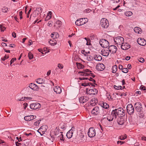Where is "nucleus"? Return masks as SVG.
I'll return each instance as SVG.
<instances>
[{
	"label": "nucleus",
	"instance_id": "nucleus-1",
	"mask_svg": "<svg viewBox=\"0 0 146 146\" xmlns=\"http://www.w3.org/2000/svg\"><path fill=\"white\" fill-rule=\"evenodd\" d=\"M112 114L116 115V117L117 115L121 117V116H124L125 114L124 110L121 108H119L118 109L113 110Z\"/></svg>",
	"mask_w": 146,
	"mask_h": 146
},
{
	"label": "nucleus",
	"instance_id": "nucleus-2",
	"mask_svg": "<svg viewBox=\"0 0 146 146\" xmlns=\"http://www.w3.org/2000/svg\"><path fill=\"white\" fill-rule=\"evenodd\" d=\"M59 129L57 127L55 129L54 132V135L58 136L59 139H60L61 140L64 141L63 138V135L62 132H60Z\"/></svg>",
	"mask_w": 146,
	"mask_h": 146
},
{
	"label": "nucleus",
	"instance_id": "nucleus-3",
	"mask_svg": "<svg viewBox=\"0 0 146 146\" xmlns=\"http://www.w3.org/2000/svg\"><path fill=\"white\" fill-rule=\"evenodd\" d=\"M124 39L122 37L118 36L114 39V41L117 46H121L124 42Z\"/></svg>",
	"mask_w": 146,
	"mask_h": 146
},
{
	"label": "nucleus",
	"instance_id": "nucleus-4",
	"mask_svg": "<svg viewBox=\"0 0 146 146\" xmlns=\"http://www.w3.org/2000/svg\"><path fill=\"white\" fill-rule=\"evenodd\" d=\"M135 109L138 112H141L142 110V106L141 103L137 102L134 104Z\"/></svg>",
	"mask_w": 146,
	"mask_h": 146
},
{
	"label": "nucleus",
	"instance_id": "nucleus-5",
	"mask_svg": "<svg viewBox=\"0 0 146 146\" xmlns=\"http://www.w3.org/2000/svg\"><path fill=\"white\" fill-rule=\"evenodd\" d=\"M100 45L104 48H107L109 46V43L106 40L102 39L100 40L99 42Z\"/></svg>",
	"mask_w": 146,
	"mask_h": 146
},
{
	"label": "nucleus",
	"instance_id": "nucleus-6",
	"mask_svg": "<svg viewBox=\"0 0 146 146\" xmlns=\"http://www.w3.org/2000/svg\"><path fill=\"white\" fill-rule=\"evenodd\" d=\"M100 24L102 27L104 28H107L109 25L108 21L105 18L101 19Z\"/></svg>",
	"mask_w": 146,
	"mask_h": 146
},
{
	"label": "nucleus",
	"instance_id": "nucleus-7",
	"mask_svg": "<svg viewBox=\"0 0 146 146\" xmlns=\"http://www.w3.org/2000/svg\"><path fill=\"white\" fill-rule=\"evenodd\" d=\"M127 110L128 113L129 114H133L134 111V109L133 106L130 104L127 105Z\"/></svg>",
	"mask_w": 146,
	"mask_h": 146
},
{
	"label": "nucleus",
	"instance_id": "nucleus-8",
	"mask_svg": "<svg viewBox=\"0 0 146 146\" xmlns=\"http://www.w3.org/2000/svg\"><path fill=\"white\" fill-rule=\"evenodd\" d=\"M88 134L90 137H94L96 135V131L94 128L93 127L90 128L89 129Z\"/></svg>",
	"mask_w": 146,
	"mask_h": 146
},
{
	"label": "nucleus",
	"instance_id": "nucleus-9",
	"mask_svg": "<svg viewBox=\"0 0 146 146\" xmlns=\"http://www.w3.org/2000/svg\"><path fill=\"white\" fill-rule=\"evenodd\" d=\"M40 104L38 102L32 103L30 105V108L32 110H36L40 107Z\"/></svg>",
	"mask_w": 146,
	"mask_h": 146
},
{
	"label": "nucleus",
	"instance_id": "nucleus-10",
	"mask_svg": "<svg viewBox=\"0 0 146 146\" xmlns=\"http://www.w3.org/2000/svg\"><path fill=\"white\" fill-rule=\"evenodd\" d=\"M87 93L89 95H94L97 94V90L95 88L91 89L88 90L86 89Z\"/></svg>",
	"mask_w": 146,
	"mask_h": 146
},
{
	"label": "nucleus",
	"instance_id": "nucleus-11",
	"mask_svg": "<svg viewBox=\"0 0 146 146\" xmlns=\"http://www.w3.org/2000/svg\"><path fill=\"white\" fill-rule=\"evenodd\" d=\"M91 113L94 115H98L100 113V110L99 107L96 106L94 107L91 111Z\"/></svg>",
	"mask_w": 146,
	"mask_h": 146
},
{
	"label": "nucleus",
	"instance_id": "nucleus-12",
	"mask_svg": "<svg viewBox=\"0 0 146 146\" xmlns=\"http://www.w3.org/2000/svg\"><path fill=\"white\" fill-rule=\"evenodd\" d=\"M105 68V66L102 63H98L96 66V69L99 71H103Z\"/></svg>",
	"mask_w": 146,
	"mask_h": 146
},
{
	"label": "nucleus",
	"instance_id": "nucleus-13",
	"mask_svg": "<svg viewBox=\"0 0 146 146\" xmlns=\"http://www.w3.org/2000/svg\"><path fill=\"white\" fill-rule=\"evenodd\" d=\"M108 49L110 53L114 54L116 52L117 50V48L115 46L111 45L109 47Z\"/></svg>",
	"mask_w": 146,
	"mask_h": 146
},
{
	"label": "nucleus",
	"instance_id": "nucleus-14",
	"mask_svg": "<svg viewBox=\"0 0 146 146\" xmlns=\"http://www.w3.org/2000/svg\"><path fill=\"white\" fill-rule=\"evenodd\" d=\"M46 126L45 125L42 126L38 130V131L41 135H42L46 131Z\"/></svg>",
	"mask_w": 146,
	"mask_h": 146
},
{
	"label": "nucleus",
	"instance_id": "nucleus-15",
	"mask_svg": "<svg viewBox=\"0 0 146 146\" xmlns=\"http://www.w3.org/2000/svg\"><path fill=\"white\" fill-rule=\"evenodd\" d=\"M138 43L140 45L143 46L146 44V40L143 38H139L137 40Z\"/></svg>",
	"mask_w": 146,
	"mask_h": 146
},
{
	"label": "nucleus",
	"instance_id": "nucleus-16",
	"mask_svg": "<svg viewBox=\"0 0 146 146\" xmlns=\"http://www.w3.org/2000/svg\"><path fill=\"white\" fill-rule=\"evenodd\" d=\"M36 116L35 115H30L26 116L24 117V119L27 121H30L36 118Z\"/></svg>",
	"mask_w": 146,
	"mask_h": 146
},
{
	"label": "nucleus",
	"instance_id": "nucleus-17",
	"mask_svg": "<svg viewBox=\"0 0 146 146\" xmlns=\"http://www.w3.org/2000/svg\"><path fill=\"white\" fill-rule=\"evenodd\" d=\"M121 49L123 50H127L130 48V45L127 43L123 42L120 46Z\"/></svg>",
	"mask_w": 146,
	"mask_h": 146
},
{
	"label": "nucleus",
	"instance_id": "nucleus-18",
	"mask_svg": "<svg viewBox=\"0 0 146 146\" xmlns=\"http://www.w3.org/2000/svg\"><path fill=\"white\" fill-rule=\"evenodd\" d=\"M88 100V97L85 96L81 97L79 98L80 102L82 104L86 102Z\"/></svg>",
	"mask_w": 146,
	"mask_h": 146
},
{
	"label": "nucleus",
	"instance_id": "nucleus-19",
	"mask_svg": "<svg viewBox=\"0 0 146 146\" xmlns=\"http://www.w3.org/2000/svg\"><path fill=\"white\" fill-rule=\"evenodd\" d=\"M112 113V111L111 112V114L108 115L106 118V119L109 121H110L113 120L114 118H116V115L115 114H113Z\"/></svg>",
	"mask_w": 146,
	"mask_h": 146
},
{
	"label": "nucleus",
	"instance_id": "nucleus-20",
	"mask_svg": "<svg viewBox=\"0 0 146 146\" xmlns=\"http://www.w3.org/2000/svg\"><path fill=\"white\" fill-rule=\"evenodd\" d=\"M98 102V99L97 98H92L90 101V104L92 106H94L96 105Z\"/></svg>",
	"mask_w": 146,
	"mask_h": 146
},
{
	"label": "nucleus",
	"instance_id": "nucleus-21",
	"mask_svg": "<svg viewBox=\"0 0 146 146\" xmlns=\"http://www.w3.org/2000/svg\"><path fill=\"white\" fill-rule=\"evenodd\" d=\"M125 121V119L123 117H119L117 118V122L119 125H123Z\"/></svg>",
	"mask_w": 146,
	"mask_h": 146
},
{
	"label": "nucleus",
	"instance_id": "nucleus-22",
	"mask_svg": "<svg viewBox=\"0 0 146 146\" xmlns=\"http://www.w3.org/2000/svg\"><path fill=\"white\" fill-rule=\"evenodd\" d=\"M109 50L106 48L103 49L101 51L102 55L105 56H108L109 54Z\"/></svg>",
	"mask_w": 146,
	"mask_h": 146
},
{
	"label": "nucleus",
	"instance_id": "nucleus-23",
	"mask_svg": "<svg viewBox=\"0 0 146 146\" xmlns=\"http://www.w3.org/2000/svg\"><path fill=\"white\" fill-rule=\"evenodd\" d=\"M29 86L31 90H37L38 88V87L36 85L33 83L30 84Z\"/></svg>",
	"mask_w": 146,
	"mask_h": 146
},
{
	"label": "nucleus",
	"instance_id": "nucleus-24",
	"mask_svg": "<svg viewBox=\"0 0 146 146\" xmlns=\"http://www.w3.org/2000/svg\"><path fill=\"white\" fill-rule=\"evenodd\" d=\"M72 129V128L68 131L66 134L67 137L69 139L71 138L73 135L74 131Z\"/></svg>",
	"mask_w": 146,
	"mask_h": 146
},
{
	"label": "nucleus",
	"instance_id": "nucleus-25",
	"mask_svg": "<svg viewBox=\"0 0 146 146\" xmlns=\"http://www.w3.org/2000/svg\"><path fill=\"white\" fill-rule=\"evenodd\" d=\"M54 90L56 93L59 94L62 92V90L60 87L58 86H56L54 88Z\"/></svg>",
	"mask_w": 146,
	"mask_h": 146
},
{
	"label": "nucleus",
	"instance_id": "nucleus-26",
	"mask_svg": "<svg viewBox=\"0 0 146 146\" xmlns=\"http://www.w3.org/2000/svg\"><path fill=\"white\" fill-rule=\"evenodd\" d=\"M80 21L82 25L87 23L88 21V19L86 18H82L80 19Z\"/></svg>",
	"mask_w": 146,
	"mask_h": 146
},
{
	"label": "nucleus",
	"instance_id": "nucleus-27",
	"mask_svg": "<svg viewBox=\"0 0 146 146\" xmlns=\"http://www.w3.org/2000/svg\"><path fill=\"white\" fill-rule=\"evenodd\" d=\"M51 36L53 39H56L59 37V35L58 33L55 32L52 33Z\"/></svg>",
	"mask_w": 146,
	"mask_h": 146
},
{
	"label": "nucleus",
	"instance_id": "nucleus-28",
	"mask_svg": "<svg viewBox=\"0 0 146 146\" xmlns=\"http://www.w3.org/2000/svg\"><path fill=\"white\" fill-rule=\"evenodd\" d=\"M94 59L98 61H100L102 59V58L100 55L99 54L95 55L94 56Z\"/></svg>",
	"mask_w": 146,
	"mask_h": 146
},
{
	"label": "nucleus",
	"instance_id": "nucleus-29",
	"mask_svg": "<svg viewBox=\"0 0 146 146\" xmlns=\"http://www.w3.org/2000/svg\"><path fill=\"white\" fill-rule=\"evenodd\" d=\"M32 99V98L30 97H24L23 98V97L21 98H18L17 99V100L18 101H23L26 100H31Z\"/></svg>",
	"mask_w": 146,
	"mask_h": 146
},
{
	"label": "nucleus",
	"instance_id": "nucleus-30",
	"mask_svg": "<svg viewBox=\"0 0 146 146\" xmlns=\"http://www.w3.org/2000/svg\"><path fill=\"white\" fill-rule=\"evenodd\" d=\"M134 30L135 32L138 34H141L142 33V31L140 28L136 27L134 28Z\"/></svg>",
	"mask_w": 146,
	"mask_h": 146
},
{
	"label": "nucleus",
	"instance_id": "nucleus-31",
	"mask_svg": "<svg viewBox=\"0 0 146 146\" xmlns=\"http://www.w3.org/2000/svg\"><path fill=\"white\" fill-rule=\"evenodd\" d=\"M52 12L51 11H49L46 18L45 19V21H48L51 18Z\"/></svg>",
	"mask_w": 146,
	"mask_h": 146
},
{
	"label": "nucleus",
	"instance_id": "nucleus-32",
	"mask_svg": "<svg viewBox=\"0 0 146 146\" xmlns=\"http://www.w3.org/2000/svg\"><path fill=\"white\" fill-rule=\"evenodd\" d=\"M84 136L82 133L80 134L79 135V137L78 138L79 142H81L82 141L84 137Z\"/></svg>",
	"mask_w": 146,
	"mask_h": 146
},
{
	"label": "nucleus",
	"instance_id": "nucleus-33",
	"mask_svg": "<svg viewBox=\"0 0 146 146\" xmlns=\"http://www.w3.org/2000/svg\"><path fill=\"white\" fill-rule=\"evenodd\" d=\"M57 41L56 40H50L49 41V43L52 46H54L56 44Z\"/></svg>",
	"mask_w": 146,
	"mask_h": 146
},
{
	"label": "nucleus",
	"instance_id": "nucleus-34",
	"mask_svg": "<svg viewBox=\"0 0 146 146\" xmlns=\"http://www.w3.org/2000/svg\"><path fill=\"white\" fill-rule=\"evenodd\" d=\"M101 106L103 108L105 109H107L109 107L108 104L105 102H103L102 103V105H101Z\"/></svg>",
	"mask_w": 146,
	"mask_h": 146
},
{
	"label": "nucleus",
	"instance_id": "nucleus-35",
	"mask_svg": "<svg viewBox=\"0 0 146 146\" xmlns=\"http://www.w3.org/2000/svg\"><path fill=\"white\" fill-rule=\"evenodd\" d=\"M76 64L78 69H82L84 67V66L80 63L76 62Z\"/></svg>",
	"mask_w": 146,
	"mask_h": 146
},
{
	"label": "nucleus",
	"instance_id": "nucleus-36",
	"mask_svg": "<svg viewBox=\"0 0 146 146\" xmlns=\"http://www.w3.org/2000/svg\"><path fill=\"white\" fill-rule=\"evenodd\" d=\"M117 66L115 65L112 68V72L113 73H115L117 71Z\"/></svg>",
	"mask_w": 146,
	"mask_h": 146
},
{
	"label": "nucleus",
	"instance_id": "nucleus-37",
	"mask_svg": "<svg viewBox=\"0 0 146 146\" xmlns=\"http://www.w3.org/2000/svg\"><path fill=\"white\" fill-rule=\"evenodd\" d=\"M61 24V22L59 20L56 21L55 25V26L57 27H59L60 26Z\"/></svg>",
	"mask_w": 146,
	"mask_h": 146
},
{
	"label": "nucleus",
	"instance_id": "nucleus-38",
	"mask_svg": "<svg viewBox=\"0 0 146 146\" xmlns=\"http://www.w3.org/2000/svg\"><path fill=\"white\" fill-rule=\"evenodd\" d=\"M36 82L39 84H42L44 82V80L41 78H38L36 80Z\"/></svg>",
	"mask_w": 146,
	"mask_h": 146
},
{
	"label": "nucleus",
	"instance_id": "nucleus-39",
	"mask_svg": "<svg viewBox=\"0 0 146 146\" xmlns=\"http://www.w3.org/2000/svg\"><path fill=\"white\" fill-rule=\"evenodd\" d=\"M125 14L127 16H130L132 15L133 13L131 12L128 11L125 12Z\"/></svg>",
	"mask_w": 146,
	"mask_h": 146
},
{
	"label": "nucleus",
	"instance_id": "nucleus-40",
	"mask_svg": "<svg viewBox=\"0 0 146 146\" xmlns=\"http://www.w3.org/2000/svg\"><path fill=\"white\" fill-rule=\"evenodd\" d=\"M8 8L7 7H4L2 9V12L3 13H7V12Z\"/></svg>",
	"mask_w": 146,
	"mask_h": 146
},
{
	"label": "nucleus",
	"instance_id": "nucleus-41",
	"mask_svg": "<svg viewBox=\"0 0 146 146\" xmlns=\"http://www.w3.org/2000/svg\"><path fill=\"white\" fill-rule=\"evenodd\" d=\"M28 56L29 59L31 60L33 58V55L32 53H31L30 52H29L28 53Z\"/></svg>",
	"mask_w": 146,
	"mask_h": 146
},
{
	"label": "nucleus",
	"instance_id": "nucleus-42",
	"mask_svg": "<svg viewBox=\"0 0 146 146\" xmlns=\"http://www.w3.org/2000/svg\"><path fill=\"white\" fill-rule=\"evenodd\" d=\"M75 24L78 26L81 25L80 21V19L77 20L75 22Z\"/></svg>",
	"mask_w": 146,
	"mask_h": 146
},
{
	"label": "nucleus",
	"instance_id": "nucleus-43",
	"mask_svg": "<svg viewBox=\"0 0 146 146\" xmlns=\"http://www.w3.org/2000/svg\"><path fill=\"white\" fill-rule=\"evenodd\" d=\"M91 11V10L90 9H86L84 10L83 11V12L84 13H90Z\"/></svg>",
	"mask_w": 146,
	"mask_h": 146
},
{
	"label": "nucleus",
	"instance_id": "nucleus-44",
	"mask_svg": "<svg viewBox=\"0 0 146 146\" xmlns=\"http://www.w3.org/2000/svg\"><path fill=\"white\" fill-rule=\"evenodd\" d=\"M41 120H39L35 122L34 123V125L36 126H37L39 125V124L40 123V121Z\"/></svg>",
	"mask_w": 146,
	"mask_h": 146
},
{
	"label": "nucleus",
	"instance_id": "nucleus-45",
	"mask_svg": "<svg viewBox=\"0 0 146 146\" xmlns=\"http://www.w3.org/2000/svg\"><path fill=\"white\" fill-rule=\"evenodd\" d=\"M25 90L26 92H29L31 91V89L29 86L27 87L25 89Z\"/></svg>",
	"mask_w": 146,
	"mask_h": 146
},
{
	"label": "nucleus",
	"instance_id": "nucleus-46",
	"mask_svg": "<svg viewBox=\"0 0 146 146\" xmlns=\"http://www.w3.org/2000/svg\"><path fill=\"white\" fill-rule=\"evenodd\" d=\"M78 73L82 76L88 75V73H84L83 72H79Z\"/></svg>",
	"mask_w": 146,
	"mask_h": 146
},
{
	"label": "nucleus",
	"instance_id": "nucleus-47",
	"mask_svg": "<svg viewBox=\"0 0 146 146\" xmlns=\"http://www.w3.org/2000/svg\"><path fill=\"white\" fill-rule=\"evenodd\" d=\"M58 67L59 69H61L63 68V66L62 64L60 63H59L58 64Z\"/></svg>",
	"mask_w": 146,
	"mask_h": 146
},
{
	"label": "nucleus",
	"instance_id": "nucleus-48",
	"mask_svg": "<svg viewBox=\"0 0 146 146\" xmlns=\"http://www.w3.org/2000/svg\"><path fill=\"white\" fill-rule=\"evenodd\" d=\"M9 58V56L5 55L4 57V58H1V60L4 61H5L6 59H8Z\"/></svg>",
	"mask_w": 146,
	"mask_h": 146
},
{
	"label": "nucleus",
	"instance_id": "nucleus-49",
	"mask_svg": "<svg viewBox=\"0 0 146 146\" xmlns=\"http://www.w3.org/2000/svg\"><path fill=\"white\" fill-rule=\"evenodd\" d=\"M0 29L1 31L3 32L6 29V28L4 27L2 25H0Z\"/></svg>",
	"mask_w": 146,
	"mask_h": 146
},
{
	"label": "nucleus",
	"instance_id": "nucleus-50",
	"mask_svg": "<svg viewBox=\"0 0 146 146\" xmlns=\"http://www.w3.org/2000/svg\"><path fill=\"white\" fill-rule=\"evenodd\" d=\"M138 61L141 62H144V59L143 58H140L138 59Z\"/></svg>",
	"mask_w": 146,
	"mask_h": 146
},
{
	"label": "nucleus",
	"instance_id": "nucleus-51",
	"mask_svg": "<svg viewBox=\"0 0 146 146\" xmlns=\"http://www.w3.org/2000/svg\"><path fill=\"white\" fill-rule=\"evenodd\" d=\"M128 70L127 68H123L122 70V72L124 73H127L128 72Z\"/></svg>",
	"mask_w": 146,
	"mask_h": 146
},
{
	"label": "nucleus",
	"instance_id": "nucleus-52",
	"mask_svg": "<svg viewBox=\"0 0 146 146\" xmlns=\"http://www.w3.org/2000/svg\"><path fill=\"white\" fill-rule=\"evenodd\" d=\"M83 72L84 73H86L87 72H88V73H89L90 72H92L91 71L88 69L84 70Z\"/></svg>",
	"mask_w": 146,
	"mask_h": 146
},
{
	"label": "nucleus",
	"instance_id": "nucleus-53",
	"mask_svg": "<svg viewBox=\"0 0 146 146\" xmlns=\"http://www.w3.org/2000/svg\"><path fill=\"white\" fill-rule=\"evenodd\" d=\"M86 44L87 45H90V40L89 38V39H88L87 40Z\"/></svg>",
	"mask_w": 146,
	"mask_h": 146
},
{
	"label": "nucleus",
	"instance_id": "nucleus-54",
	"mask_svg": "<svg viewBox=\"0 0 146 146\" xmlns=\"http://www.w3.org/2000/svg\"><path fill=\"white\" fill-rule=\"evenodd\" d=\"M16 58H12L11 60V61H10V63H11V64H10V65L11 66H12L11 65V64H12L13 62H14V61H15L16 60Z\"/></svg>",
	"mask_w": 146,
	"mask_h": 146
},
{
	"label": "nucleus",
	"instance_id": "nucleus-55",
	"mask_svg": "<svg viewBox=\"0 0 146 146\" xmlns=\"http://www.w3.org/2000/svg\"><path fill=\"white\" fill-rule=\"evenodd\" d=\"M126 136H121L120 137H119V139H120V140H124V139H126Z\"/></svg>",
	"mask_w": 146,
	"mask_h": 146
},
{
	"label": "nucleus",
	"instance_id": "nucleus-56",
	"mask_svg": "<svg viewBox=\"0 0 146 146\" xmlns=\"http://www.w3.org/2000/svg\"><path fill=\"white\" fill-rule=\"evenodd\" d=\"M88 75L92 76L93 78H94L95 76V75H94L93 74L91 73V72H90L89 73H88Z\"/></svg>",
	"mask_w": 146,
	"mask_h": 146
},
{
	"label": "nucleus",
	"instance_id": "nucleus-57",
	"mask_svg": "<svg viewBox=\"0 0 146 146\" xmlns=\"http://www.w3.org/2000/svg\"><path fill=\"white\" fill-rule=\"evenodd\" d=\"M12 36L15 38L16 37V34L14 32H13L12 33Z\"/></svg>",
	"mask_w": 146,
	"mask_h": 146
},
{
	"label": "nucleus",
	"instance_id": "nucleus-58",
	"mask_svg": "<svg viewBox=\"0 0 146 146\" xmlns=\"http://www.w3.org/2000/svg\"><path fill=\"white\" fill-rule=\"evenodd\" d=\"M88 79L89 80L92 81L94 83H95L96 82L95 80L92 78H88Z\"/></svg>",
	"mask_w": 146,
	"mask_h": 146
},
{
	"label": "nucleus",
	"instance_id": "nucleus-59",
	"mask_svg": "<svg viewBox=\"0 0 146 146\" xmlns=\"http://www.w3.org/2000/svg\"><path fill=\"white\" fill-rule=\"evenodd\" d=\"M88 83H83L81 84V85L82 86H88Z\"/></svg>",
	"mask_w": 146,
	"mask_h": 146
},
{
	"label": "nucleus",
	"instance_id": "nucleus-60",
	"mask_svg": "<svg viewBox=\"0 0 146 146\" xmlns=\"http://www.w3.org/2000/svg\"><path fill=\"white\" fill-rule=\"evenodd\" d=\"M28 106V104L27 103H25L23 104V107L25 109H26V108Z\"/></svg>",
	"mask_w": 146,
	"mask_h": 146
},
{
	"label": "nucleus",
	"instance_id": "nucleus-61",
	"mask_svg": "<svg viewBox=\"0 0 146 146\" xmlns=\"http://www.w3.org/2000/svg\"><path fill=\"white\" fill-rule=\"evenodd\" d=\"M140 89L142 90H145V86H140Z\"/></svg>",
	"mask_w": 146,
	"mask_h": 146
},
{
	"label": "nucleus",
	"instance_id": "nucleus-62",
	"mask_svg": "<svg viewBox=\"0 0 146 146\" xmlns=\"http://www.w3.org/2000/svg\"><path fill=\"white\" fill-rule=\"evenodd\" d=\"M108 99L109 100H110V101H112L113 100V98H112L111 97V96L109 95V96L108 97Z\"/></svg>",
	"mask_w": 146,
	"mask_h": 146
},
{
	"label": "nucleus",
	"instance_id": "nucleus-63",
	"mask_svg": "<svg viewBox=\"0 0 146 146\" xmlns=\"http://www.w3.org/2000/svg\"><path fill=\"white\" fill-rule=\"evenodd\" d=\"M1 45L3 47L6 46H7L6 43L4 42H2L1 44Z\"/></svg>",
	"mask_w": 146,
	"mask_h": 146
},
{
	"label": "nucleus",
	"instance_id": "nucleus-64",
	"mask_svg": "<svg viewBox=\"0 0 146 146\" xmlns=\"http://www.w3.org/2000/svg\"><path fill=\"white\" fill-rule=\"evenodd\" d=\"M88 79V78H87L83 77V78H79V79L80 80H87Z\"/></svg>",
	"mask_w": 146,
	"mask_h": 146
}]
</instances>
